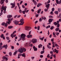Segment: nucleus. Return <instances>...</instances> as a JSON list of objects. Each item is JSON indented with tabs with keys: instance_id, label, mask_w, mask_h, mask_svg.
I'll return each instance as SVG.
<instances>
[{
	"instance_id": "f257e3e1",
	"label": "nucleus",
	"mask_w": 61,
	"mask_h": 61,
	"mask_svg": "<svg viewBox=\"0 0 61 61\" xmlns=\"http://www.w3.org/2000/svg\"><path fill=\"white\" fill-rule=\"evenodd\" d=\"M21 37L20 38L19 40H18V41H19L20 40H21L22 39V41H25V38L26 37L25 34L23 33L21 34Z\"/></svg>"
},
{
	"instance_id": "f03ea898",
	"label": "nucleus",
	"mask_w": 61,
	"mask_h": 61,
	"mask_svg": "<svg viewBox=\"0 0 61 61\" xmlns=\"http://www.w3.org/2000/svg\"><path fill=\"white\" fill-rule=\"evenodd\" d=\"M24 49H25L24 47H21L18 50V51L20 53H23Z\"/></svg>"
},
{
	"instance_id": "7ed1b4c3",
	"label": "nucleus",
	"mask_w": 61,
	"mask_h": 61,
	"mask_svg": "<svg viewBox=\"0 0 61 61\" xmlns=\"http://www.w3.org/2000/svg\"><path fill=\"white\" fill-rule=\"evenodd\" d=\"M25 46L26 47H29V46L32 47L33 46V44H31V42H30L26 43L25 44Z\"/></svg>"
},
{
	"instance_id": "20e7f679",
	"label": "nucleus",
	"mask_w": 61,
	"mask_h": 61,
	"mask_svg": "<svg viewBox=\"0 0 61 61\" xmlns=\"http://www.w3.org/2000/svg\"><path fill=\"white\" fill-rule=\"evenodd\" d=\"M4 8H3V7H2V9H1V12L0 13V15H3V10H4V14H5V13H6V12L5 11L6 9H5Z\"/></svg>"
},
{
	"instance_id": "39448f33",
	"label": "nucleus",
	"mask_w": 61,
	"mask_h": 61,
	"mask_svg": "<svg viewBox=\"0 0 61 61\" xmlns=\"http://www.w3.org/2000/svg\"><path fill=\"white\" fill-rule=\"evenodd\" d=\"M31 41L33 44H36L37 42V40L36 39H33Z\"/></svg>"
},
{
	"instance_id": "423d86ee",
	"label": "nucleus",
	"mask_w": 61,
	"mask_h": 61,
	"mask_svg": "<svg viewBox=\"0 0 61 61\" xmlns=\"http://www.w3.org/2000/svg\"><path fill=\"white\" fill-rule=\"evenodd\" d=\"M24 19H22L20 20V23L19 24V25H23L24 24Z\"/></svg>"
},
{
	"instance_id": "0eeeda50",
	"label": "nucleus",
	"mask_w": 61,
	"mask_h": 61,
	"mask_svg": "<svg viewBox=\"0 0 61 61\" xmlns=\"http://www.w3.org/2000/svg\"><path fill=\"white\" fill-rule=\"evenodd\" d=\"M50 6V4H48V5H46V8H47V9H45V12H47V10L48 9V8H49V6Z\"/></svg>"
},
{
	"instance_id": "6e6552de",
	"label": "nucleus",
	"mask_w": 61,
	"mask_h": 61,
	"mask_svg": "<svg viewBox=\"0 0 61 61\" xmlns=\"http://www.w3.org/2000/svg\"><path fill=\"white\" fill-rule=\"evenodd\" d=\"M13 19V18H12L10 20L9 19H8V21H6V22L9 25H10V23H11V21H12Z\"/></svg>"
},
{
	"instance_id": "1a4fd4ad",
	"label": "nucleus",
	"mask_w": 61,
	"mask_h": 61,
	"mask_svg": "<svg viewBox=\"0 0 61 61\" xmlns=\"http://www.w3.org/2000/svg\"><path fill=\"white\" fill-rule=\"evenodd\" d=\"M31 28V27L28 26H26L25 27V30L27 31L29 30Z\"/></svg>"
},
{
	"instance_id": "9d476101",
	"label": "nucleus",
	"mask_w": 61,
	"mask_h": 61,
	"mask_svg": "<svg viewBox=\"0 0 61 61\" xmlns=\"http://www.w3.org/2000/svg\"><path fill=\"white\" fill-rule=\"evenodd\" d=\"M10 5H12L11 8H14L15 6V2H14L13 3H11L10 4Z\"/></svg>"
},
{
	"instance_id": "9b49d317",
	"label": "nucleus",
	"mask_w": 61,
	"mask_h": 61,
	"mask_svg": "<svg viewBox=\"0 0 61 61\" xmlns=\"http://www.w3.org/2000/svg\"><path fill=\"white\" fill-rule=\"evenodd\" d=\"M31 31H30L29 32V35H27L26 36L28 38H30V36L31 38H32V35H31Z\"/></svg>"
},
{
	"instance_id": "f8f14e48",
	"label": "nucleus",
	"mask_w": 61,
	"mask_h": 61,
	"mask_svg": "<svg viewBox=\"0 0 61 61\" xmlns=\"http://www.w3.org/2000/svg\"><path fill=\"white\" fill-rule=\"evenodd\" d=\"M3 59V60H1V61H5V60H4V59H5L6 61H7L8 60V59L7 58L5 57V56H3L2 57Z\"/></svg>"
},
{
	"instance_id": "ddd939ff",
	"label": "nucleus",
	"mask_w": 61,
	"mask_h": 61,
	"mask_svg": "<svg viewBox=\"0 0 61 61\" xmlns=\"http://www.w3.org/2000/svg\"><path fill=\"white\" fill-rule=\"evenodd\" d=\"M1 25H5V27H7V23H6L5 24V22H3L1 24Z\"/></svg>"
},
{
	"instance_id": "4468645a",
	"label": "nucleus",
	"mask_w": 61,
	"mask_h": 61,
	"mask_svg": "<svg viewBox=\"0 0 61 61\" xmlns=\"http://www.w3.org/2000/svg\"><path fill=\"white\" fill-rule=\"evenodd\" d=\"M13 22L15 25H18L19 21H18L17 20H15Z\"/></svg>"
},
{
	"instance_id": "2eb2a0df",
	"label": "nucleus",
	"mask_w": 61,
	"mask_h": 61,
	"mask_svg": "<svg viewBox=\"0 0 61 61\" xmlns=\"http://www.w3.org/2000/svg\"><path fill=\"white\" fill-rule=\"evenodd\" d=\"M16 31H14V32H13L12 34H11L10 36L11 37H12V38H14V36H13V35H14V34H15V33H16Z\"/></svg>"
},
{
	"instance_id": "dca6fc26",
	"label": "nucleus",
	"mask_w": 61,
	"mask_h": 61,
	"mask_svg": "<svg viewBox=\"0 0 61 61\" xmlns=\"http://www.w3.org/2000/svg\"><path fill=\"white\" fill-rule=\"evenodd\" d=\"M1 1H0V3L1 5H2L4 3V2L5 1V0H0Z\"/></svg>"
},
{
	"instance_id": "f3484780",
	"label": "nucleus",
	"mask_w": 61,
	"mask_h": 61,
	"mask_svg": "<svg viewBox=\"0 0 61 61\" xmlns=\"http://www.w3.org/2000/svg\"><path fill=\"white\" fill-rule=\"evenodd\" d=\"M12 15H9L7 16V18H10L11 17H12Z\"/></svg>"
},
{
	"instance_id": "a211bd4d",
	"label": "nucleus",
	"mask_w": 61,
	"mask_h": 61,
	"mask_svg": "<svg viewBox=\"0 0 61 61\" xmlns=\"http://www.w3.org/2000/svg\"><path fill=\"white\" fill-rule=\"evenodd\" d=\"M33 48L34 51H37V48L35 46H34L33 47Z\"/></svg>"
},
{
	"instance_id": "6ab92c4d",
	"label": "nucleus",
	"mask_w": 61,
	"mask_h": 61,
	"mask_svg": "<svg viewBox=\"0 0 61 61\" xmlns=\"http://www.w3.org/2000/svg\"><path fill=\"white\" fill-rule=\"evenodd\" d=\"M27 10V8H25V9L24 10V11L26 12V13H28V11H29V10Z\"/></svg>"
},
{
	"instance_id": "aec40b11",
	"label": "nucleus",
	"mask_w": 61,
	"mask_h": 61,
	"mask_svg": "<svg viewBox=\"0 0 61 61\" xmlns=\"http://www.w3.org/2000/svg\"><path fill=\"white\" fill-rule=\"evenodd\" d=\"M42 5V4L39 3L37 5V6L38 7H39L40 6Z\"/></svg>"
},
{
	"instance_id": "412c9836",
	"label": "nucleus",
	"mask_w": 61,
	"mask_h": 61,
	"mask_svg": "<svg viewBox=\"0 0 61 61\" xmlns=\"http://www.w3.org/2000/svg\"><path fill=\"white\" fill-rule=\"evenodd\" d=\"M53 19H49L48 21L49 22H52V21H53Z\"/></svg>"
},
{
	"instance_id": "4be33fe9",
	"label": "nucleus",
	"mask_w": 61,
	"mask_h": 61,
	"mask_svg": "<svg viewBox=\"0 0 61 61\" xmlns=\"http://www.w3.org/2000/svg\"><path fill=\"white\" fill-rule=\"evenodd\" d=\"M41 9H39V10H37V13L38 14H39V13H40V12H41Z\"/></svg>"
},
{
	"instance_id": "5701e85b",
	"label": "nucleus",
	"mask_w": 61,
	"mask_h": 61,
	"mask_svg": "<svg viewBox=\"0 0 61 61\" xmlns=\"http://www.w3.org/2000/svg\"><path fill=\"white\" fill-rule=\"evenodd\" d=\"M42 46H43V45H42L41 44L38 45V47L39 48H40V47H41V48H42Z\"/></svg>"
},
{
	"instance_id": "b1692460",
	"label": "nucleus",
	"mask_w": 61,
	"mask_h": 61,
	"mask_svg": "<svg viewBox=\"0 0 61 61\" xmlns=\"http://www.w3.org/2000/svg\"><path fill=\"white\" fill-rule=\"evenodd\" d=\"M56 3L57 4H60L61 3H60V2H58V0H56Z\"/></svg>"
},
{
	"instance_id": "393cba45",
	"label": "nucleus",
	"mask_w": 61,
	"mask_h": 61,
	"mask_svg": "<svg viewBox=\"0 0 61 61\" xmlns=\"http://www.w3.org/2000/svg\"><path fill=\"white\" fill-rule=\"evenodd\" d=\"M8 28L9 29H11V28H13V26H9L8 27Z\"/></svg>"
},
{
	"instance_id": "a878e982",
	"label": "nucleus",
	"mask_w": 61,
	"mask_h": 61,
	"mask_svg": "<svg viewBox=\"0 0 61 61\" xmlns=\"http://www.w3.org/2000/svg\"><path fill=\"white\" fill-rule=\"evenodd\" d=\"M25 53H23L22 55V56H23V57H24L25 58Z\"/></svg>"
},
{
	"instance_id": "bb28decb",
	"label": "nucleus",
	"mask_w": 61,
	"mask_h": 61,
	"mask_svg": "<svg viewBox=\"0 0 61 61\" xmlns=\"http://www.w3.org/2000/svg\"><path fill=\"white\" fill-rule=\"evenodd\" d=\"M55 52H56V54H58V50H57L56 49H55Z\"/></svg>"
},
{
	"instance_id": "cd10ccee",
	"label": "nucleus",
	"mask_w": 61,
	"mask_h": 61,
	"mask_svg": "<svg viewBox=\"0 0 61 61\" xmlns=\"http://www.w3.org/2000/svg\"><path fill=\"white\" fill-rule=\"evenodd\" d=\"M59 30V28H56L55 29V31H58Z\"/></svg>"
},
{
	"instance_id": "c85d7f7f",
	"label": "nucleus",
	"mask_w": 61,
	"mask_h": 61,
	"mask_svg": "<svg viewBox=\"0 0 61 61\" xmlns=\"http://www.w3.org/2000/svg\"><path fill=\"white\" fill-rule=\"evenodd\" d=\"M34 3V5H37V2L36 1H35Z\"/></svg>"
},
{
	"instance_id": "c756f323",
	"label": "nucleus",
	"mask_w": 61,
	"mask_h": 61,
	"mask_svg": "<svg viewBox=\"0 0 61 61\" xmlns=\"http://www.w3.org/2000/svg\"><path fill=\"white\" fill-rule=\"evenodd\" d=\"M4 6V5L3 4L1 7V9H2V7L4 8V9H6V8H5V7Z\"/></svg>"
},
{
	"instance_id": "7c9ffc66",
	"label": "nucleus",
	"mask_w": 61,
	"mask_h": 61,
	"mask_svg": "<svg viewBox=\"0 0 61 61\" xmlns=\"http://www.w3.org/2000/svg\"><path fill=\"white\" fill-rule=\"evenodd\" d=\"M47 47L48 48H49V49H51V47L50 46H49L48 45H47Z\"/></svg>"
},
{
	"instance_id": "2f4dec72",
	"label": "nucleus",
	"mask_w": 61,
	"mask_h": 61,
	"mask_svg": "<svg viewBox=\"0 0 61 61\" xmlns=\"http://www.w3.org/2000/svg\"><path fill=\"white\" fill-rule=\"evenodd\" d=\"M54 13L55 14H56V15H58V11H55Z\"/></svg>"
},
{
	"instance_id": "473e14b6",
	"label": "nucleus",
	"mask_w": 61,
	"mask_h": 61,
	"mask_svg": "<svg viewBox=\"0 0 61 61\" xmlns=\"http://www.w3.org/2000/svg\"><path fill=\"white\" fill-rule=\"evenodd\" d=\"M53 24H54V25H56H56H57V23H56V22H54L53 23Z\"/></svg>"
},
{
	"instance_id": "72a5a7b5",
	"label": "nucleus",
	"mask_w": 61,
	"mask_h": 61,
	"mask_svg": "<svg viewBox=\"0 0 61 61\" xmlns=\"http://www.w3.org/2000/svg\"><path fill=\"white\" fill-rule=\"evenodd\" d=\"M45 52V51H41V54H44V52Z\"/></svg>"
},
{
	"instance_id": "f704fd0d",
	"label": "nucleus",
	"mask_w": 61,
	"mask_h": 61,
	"mask_svg": "<svg viewBox=\"0 0 61 61\" xmlns=\"http://www.w3.org/2000/svg\"><path fill=\"white\" fill-rule=\"evenodd\" d=\"M55 46L56 47H59V46L57 45V44H55Z\"/></svg>"
},
{
	"instance_id": "c9c22d12",
	"label": "nucleus",
	"mask_w": 61,
	"mask_h": 61,
	"mask_svg": "<svg viewBox=\"0 0 61 61\" xmlns=\"http://www.w3.org/2000/svg\"><path fill=\"white\" fill-rule=\"evenodd\" d=\"M19 12L20 14H21V13H22V11L21 10H19Z\"/></svg>"
},
{
	"instance_id": "e433bc0d",
	"label": "nucleus",
	"mask_w": 61,
	"mask_h": 61,
	"mask_svg": "<svg viewBox=\"0 0 61 61\" xmlns=\"http://www.w3.org/2000/svg\"><path fill=\"white\" fill-rule=\"evenodd\" d=\"M16 54H17V51H15L13 55H14V56H15Z\"/></svg>"
},
{
	"instance_id": "4c0bfd02",
	"label": "nucleus",
	"mask_w": 61,
	"mask_h": 61,
	"mask_svg": "<svg viewBox=\"0 0 61 61\" xmlns=\"http://www.w3.org/2000/svg\"><path fill=\"white\" fill-rule=\"evenodd\" d=\"M44 38L45 37H43L42 38H40V40H41L42 41H43Z\"/></svg>"
},
{
	"instance_id": "58836bf2",
	"label": "nucleus",
	"mask_w": 61,
	"mask_h": 61,
	"mask_svg": "<svg viewBox=\"0 0 61 61\" xmlns=\"http://www.w3.org/2000/svg\"><path fill=\"white\" fill-rule=\"evenodd\" d=\"M57 25L56 26V27L58 28V27H59V26H60V25L59 24H57Z\"/></svg>"
},
{
	"instance_id": "ea45409f",
	"label": "nucleus",
	"mask_w": 61,
	"mask_h": 61,
	"mask_svg": "<svg viewBox=\"0 0 61 61\" xmlns=\"http://www.w3.org/2000/svg\"><path fill=\"white\" fill-rule=\"evenodd\" d=\"M54 29V26H51V27L50 28V29L51 30H53Z\"/></svg>"
},
{
	"instance_id": "a19ab883",
	"label": "nucleus",
	"mask_w": 61,
	"mask_h": 61,
	"mask_svg": "<svg viewBox=\"0 0 61 61\" xmlns=\"http://www.w3.org/2000/svg\"><path fill=\"white\" fill-rule=\"evenodd\" d=\"M11 48L12 49H14V47L13 46H10Z\"/></svg>"
},
{
	"instance_id": "79ce46f5",
	"label": "nucleus",
	"mask_w": 61,
	"mask_h": 61,
	"mask_svg": "<svg viewBox=\"0 0 61 61\" xmlns=\"http://www.w3.org/2000/svg\"><path fill=\"white\" fill-rule=\"evenodd\" d=\"M4 34H2L0 36V37H1V38H3V37H4Z\"/></svg>"
},
{
	"instance_id": "37998d69",
	"label": "nucleus",
	"mask_w": 61,
	"mask_h": 61,
	"mask_svg": "<svg viewBox=\"0 0 61 61\" xmlns=\"http://www.w3.org/2000/svg\"><path fill=\"white\" fill-rule=\"evenodd\" d=\"M58 11L59 12H60V11H61V9L60 8H58Z\"/></svg>"
},
{
	"instance_id": "c03bdc74",
	"label": "nucleus",
	"mask_w": 61,
	"mask_h": 61,
	"mask_svg": "<svg viewBox=\"0 0 61 61\" xmlns=\"http://www.w3.org/2000/svg\"><path fill=\"white\" fill-rule=\"evenodd\" d=\"M42 21V19L41 18H40L39 19V21L40 22H41Z\"/></svg>"
},
{
	"instance_id": "a18cd8bd",
	"label": "nucleus",
	"mask_w": 61,
	"mask_h": 61,
	"mask_svg": "<svg viewBox=\"0 0 61 61\" xmlns=\"http://www.w3.org/2000/svg\"><path fill=\"white\" fill-rule=\"evenodd\" d=\"M6 37L7 39L8 40H9L10 39L9 37Z\"/></svg>"
},
{
	"instance_id": "49530a36",
	"label": "nucleus",
	"mask_w": 61,
	"mask_h": 61,
	"mask_svg": "<svg viewBox=\"0 0 61 61\" xmlns=\"http://www.w3.org/2000/svg\"><path fill=\"white\" fill-rule=\"evenodd\" d=\"M37 30H40V26H38L37 27Z\"/></svg>"
},
{
	"instance_id": "de8ad7c7",
	"label": "nucleus",
	"mask_w": 61,
	"mask_h": 61,
	"mask_svg": "<svg viewBox=\"0 0 61 61\" xmlns=\"http://www.w3.org/2000/svg\"><path fill=\"white\" fill-rule=\"evenodd\" d=\"M25 12L26 11H24V10L22 11V13L23 14H25Z\"/></svg>"
},
{
	"instance_id": "09e8293b",
	"label": "nucleus",
	"mask_w": 61,
	"mask_h": 61,
	"mask_svg": "<svg viewBox=\"0 0 61 61\" xmlns=\"http://www.w3.org/2000/svg\"><path fill=\"white\" fill-rule=\"evenodd\" d=\"M3 46H0V50H1L2 49H3Z\"/></svg>"
},
{
	"instance_id": "8fccbe9b",
	"label": "nucleus",
	"mask_w": 61,
	"mask_h": 61,
	"mask_svg": "<svg viewBox=\"0 0 61 61\" xmlns=\"http://www.w3.org/2000/svg\"><path fill=\"white\" fill-rule=\"evenodd\" d=\"M9 54L10 56H12V53L11 52H9Z\"/></svg>"
},
{
	"instance_id": "3c124183",
	"label": "nucleus",
	"mask_w": 61,
	"mask_h": 61,
	"mask_svg": "<svg viewBox=\"0 0 61 61\" xmlns=\"http://www.w3.org/2000/svg\"><path fill=\"white\" fill-rule=\"evenodd\" d=\"M7 44H6L5 45V49H7Z\"/></svg>"
},
{
	"instance_id": "603ef678",
	"label": "nucleus",
	"mask_w": 61,
	"mask_h": 61,
	"mask_svg": "<svg viewBox=\"0 0 61 61\" xmlns=\"http://www.w3.org/2000/svg\"><path fill=\"white\" fill-rule=\"evenodd\" d=\"M49 17L50 18H53V17L52 16H49Z\"/></svg>"
},
{
	"instance_id": "864d4df0",
	"label": "nucleus",
	"mask_w": 61,
	"mask_h": 61,
	"mask_svg": "<svg viewBox=\"0 0 61 61\" xmlns=\"http://www.w3.org/2000/svg\"><path fill=\"white\" fill-rule=\"evenodd\" d=\"M55 10V8H53L52 9V11H54V10Z\"/></svg>"
},
{
	"instance_id": "5fc2aeb1",
	"label": "nucleus",
	"mask_w": 61,
	"mask_h": 61,
	"mask_svg": "<svg viewBox=\"0 0 61 61\" xmlns=\"http://www.w3.org/2000/svg\"><path fill=\"white\" fill-rule=\"evenodd\" d=\"M31 59H32V60H33L34 59V58H35V57L31 56Z\"/></svg>"
},
{
	"instance_id": "6e6d98bb",
	"label": "nucleus",
	"mask_w": 61,
	"mask_h": 61,
	"mask_svg": "<svg viewBox=\"0 0 61 61\" xmlns=\"http://www.w3.org/2000/svg\"><path fill=\"white\" fill-rule=\"evenodd\" d=\"M43 27H46L45 26V24L44 23H43Z\"/></svg>"
},
{
	"instance_id": "4d7b16f0",
	"label": "nucleus",
	"mask_w": 61,
	"mask_h": 61,
	"mask_svg": "<svg viewBox=\"0 0 61 61\" xmlns=\"http://www.w3.org/2000/svg\"><path fill=\"white\" fill-rule=\"evenodd\" d=\"M40 57L41 58H42V57H43V55H40Z\"/></svg>"
},
{
	"instance_id": "13d9d810",
	"label": "nucleus",
	"mask_w": 61,
	"mask_h": 61,
	"mask_svg": "<svg viewBox=\"0 0 61 61\" xmlns=\"http://www.w3.org/2000/svg\"><path fill=\"white\" fill-rule=\"evenodd\" d=\"M38 16H39V15L38 14H37L36 15V17H38Z\"/></svg>"
},
{
	"instance_id": "bf43d9fd",
	"label": "nucleus",
	"mask_w": 61,
	"mask_h": 61,
	"mask_svg": "<svg viewBox=\"0 0 61 61\" xmlns=\"http://www.w3.org/2000/svg\"><path fill=\"white\" fill-rule=\"evenodd\" d=\"M22 3H23V1H21L20 2V5H21Z\"/></svg>"
},
{
	"instance_id": "052dcab7",
	"label": "nucleus",
	"mask_w": 61,
	"mask_h": 61,
	"mask_svg": "<svg viewBox=\"0 0 61 61\" xmlns=\"http://www.w3.org/2000/svg\"><path fill=\"white\" fill-rule=\"evenodd\" d=\"M45 47L44 46H43V51H44V50H45Z\"/></svg>"
},
{
	"instance_id": "680f3d73",
	"label": "nucleus",
	"mask_w": 61,
	"mask_h": 61,
	"mask_svg": "<svg viewBox=\"0 0 61 61\" xmlns=\"http://www.w3.org/2000/svg\"><path fill=\"white\" fill-rule=\"evenodd\" d=\"M18 55H19L20 56H21L22 55V54H20V53H19V54Z\"/></svg>"
},
{
	"instance_id": "e2e57ef3",
	"label": "nucleus",
	"mask_w": 61,
	"mask_h": 61,
	"mask_svg": "<svg viewBox=\"0 0 61 61\" xmlns=\"http://www.w3.org/2000/svg\"><path fill=\"white\" fill-rule=\"evenodd\" d=\"M53 11H52L51 12V15H53Z\"/></svg>"
},
{
	"instance_id": "0e129e2a",
	"label": "nucleus",
	"mask_w": 61,
	"mask_h": 61,
	"mask_svg": "<svg viewBox=\"0 0 61 61\" xmlns=\"http://www.w3.org/2000/svg\"><path fill=\"white\" fill-rule=\"evenodd\" d=\"M51 41L52 42H54V39H51Z\"/></svg>"
},
{
	"instance_id": "69168bd1",
	"label": "nucleus",
	"mask_w": 61,
	"mask_h": 61,
	"mask_svg": "<svg viewBox=\"0 0 61 61\" xmlns=\"http://www.w3.org/2000/svg\"><path fill=\"white\" fill-rule=\"evenodd\" d=\"M38 22V21L37 20L35 22V24H36V23H37Z\"/></svg>"
},
{
	"instance_id": "338daca9",
	"label": "nucleus",
	"mask_w": 61,
	"mask_h": 61,
	"mask_svg": "<svg viewBox=\"0 0 61 61\" xmlns=\"http://www.w3.org/2000/svg\"><path fill=\"white\" fill-rule=\"evenodd\" d=\"M22 6L23 8H25V7L23 5H22Z\"/></svg>"
},
{
	"instance_id": "774afa93",
	"label": "nucleus",
	"mask_w": 61,
	"mask_h": 61,
	"mask_svg": "<svg viewBox=\"0 0 61 61\" xmlns=\"http://www.w3.org/2000/svg\"><path fill=\"white\" fill-rule=\"evenodd\" d=\"M50 53L51 54H52L53 53V51H51L50 52Z\"/></svg>"
}]
</instances>
